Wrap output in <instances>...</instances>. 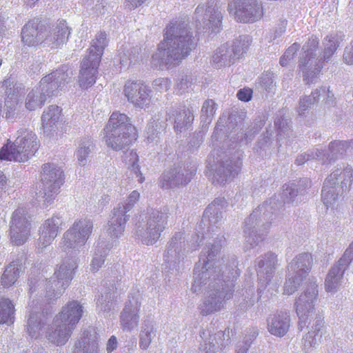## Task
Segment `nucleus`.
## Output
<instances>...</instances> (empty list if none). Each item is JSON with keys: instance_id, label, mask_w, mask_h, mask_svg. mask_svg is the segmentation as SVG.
I'll list each match as a JSON object with an SVG mask.
<instances>
[{"instance_id": "nucleus-1", "label": "nucleus", "mask_w": 353, "mask_h": 353, "mask_svg": "<svg viewBox=\"0 0 353 353\" xmlns=\"http://www.w3.org/2000/svg\"><path fill=\"white\" fill-rule=\"evenodd\" d=\"M194 46V39L185 23H175L166 28L165 38L152 55L156 65L177 64L188 57Z\"/></svg>"}, {"instance_id": "nucleus-2", "label": "nucleus", "mask_w": 353, "mask_h": 353, "mask_svg": "<svg viewBox=\"0 0 353 353\" xmlns=\"http://www.w3.org/2000/svg\"><path fill=\"white\" fill-rule=\"evenodd\" d=\"M220 247L221 245H212V248L210 251H208V255L205 256L203 254L200 256L199 263L196 265L194 270L193 283L191 288L192 292H200L203 285H206L208 281H210L208 284L209 288H214L213 290H210L208 292H214L216 290H219V291L221 292L223 287H225V285L230 284V283H232L233 287L234 286L233 279L235 277V275L234 272H232L231 276H229L226 275L225 272H223L221 274V280L223 281L221 285V288L219 286V288L215 287V285L218 284L217 282H215V284L213 283L216 279L220 281L219 277L222 270L219 265L216 264L218 262L214 261V257L219 250Z\"/></svg>"}, {"instance_id": "nucleus-3", "label": "nucleus", "mask_w": 353, "mask_h": 353, "mask_svg": "<svg viewBox=\"0 0 353 353\" xmlns=\"http://www.w3.org/2000/svg\"><path fill=\"white\" fill-rule=\"evenodd\" d=\"M104 139L107 145L114 150H120L137 139L136 128L130 123L125 114L113 112L104 128Z\"/></svg>"}, {"instance_id": "nucleus-4", "label": "nucleus", "mask_w": 353, "mask_h": 353, "mask_svg": "<svg viewBox=\"0 0 353 353\" xmlns=\"http://www.w3.org/2000/svg\"><path fill=\"white\" fill-rule=\"evenodd\" d=\"M108 45L105 32L97 33L92 39L91 46L88 50V54L83 58L79 76V86L83 89L91 87L96 81L98 67Z\"/></svg>"}, {"instance_id": "nucleus-5", "label": "nucleus", "mask_w": 353, "mask_h": 353, "mask_svg": "<svg viewBox=\"0 0 353 353\" xmlns=\"http://www.w3.org/2000/svg\"><path fill=\"white\" fill-rule=\"evenodd\" d=\"M66 67L46 75L40 81L39 85L34 87L27 95L26 108L29 110L40 108L46 101L48 97L53 94L57 89L62 90L66 83L68 74L65 72Z\"/></svg>"}, {"instance_id": "nucleus-6", "label": "nucleus", "mask_w": 353, "mask_h": 353, "mask_svg": "<svg viewBox=\"0 0 353 353\" xmlns=\"http://www.w3.org/2000/svg\"><path fill=\"white\" fill-rule=\"evenodd\" d=\"M13 144L3 147L0 157L6 161L25 162L34 155L39 148L35 133L27 129H21L17 132Z\"/></svg>"}, {"instance_id": "nucleus-7", "label": "nucleus", "mask_w": 353, "mask_h": 353, "mask_svg": "<svg viewBox=\"0 0 353 353\" xmlns=\"http://www.w3.org/2000/svg\"><path fill=\"white\" fill-rule=\"evenodd\" d=\"M268 209V203L259 205L245 220L243 232L247 249L257 245L263 239L262 236L268 228L272 216Z\"/></svg>"}, {"instance_id": "nucleus-8", "label": "nucleus", "mask_w": 353, "mask_h": 353, "mask_svg": "<svg viewBox=\"0 0 353 353\" xmlns=\"http://www.w3.org/2000/svg\"><path fill=\"white\" fill-rule=\"evenodd\" d=\"M168 212L154 210L150 214L146 223L137 227L135 238L142 243L150 245L154 244L161 236L168 223Z\"/></svg>"}, {"instance_id": "nucleus-9", "label": "nucleus", "mask_w": 353, "mask_h": 353, "mask_svg": "<svg viewBox=\"0 0 353 353\" xmlns=\"http://www.w3.org/2000/svg\"><path fill=\"white\" fill-rule=\"evenodd\" d=\"M222 19V9L220 0H208L199 5L195 10L194 20L196 26L203 31L212 32L219 31Z\"/></svg>"}, {"instance_id": "nucleus-10", "label": "nucleus", "mask_w": 353, "mask_h": 353, "mask_svg": "<svg viewBox=\"0 0 353 353\" xmlns=\"http://www.w3.org/2000/svg\"><path fill=\"white\" fill-rule=\"evenodd\" d=\"M319 39L312 37L303 46L299 57V70L302 72L304 81L312 83L317 79L323 68L321 59L316 57Z\"/></svg>"}, {"instance_id": "nucleus-11", "label": "nucleus", "mask_w": 353, "mask_h": 353, "mask_svg": "<svg viewBox=\"0 0 353 353\" xmlns=\"http://www.w3.org/2000/svg\"><path fill=\"white\" fill-rule=\"evenodd\" d=\"M93 228L92 222L86 219L76 220L64 233L61 248L64 252L78 250L89 239Z\"/></svg>"}, {"instance_id": "nucleus-12", "label": "nucleus", "mask_w": 353, "mask_h": 353, "mask_svg": "<svg viewBox=\"0 0 353 353\" xmlns=\"http://www.w3.org/2000/svg\"><path fill=\"white\" fill-rule=\"evenodd\" d=\"M318 295L317 284L311 282L296 299L294 306L299 317V325L301 328L307 326L314 314Z\"/></svg>"}, {"instance_id": "nucleus-13", "label": "nucleus", "mask_w": 353, "mask_h": 353, "mask_svg": "<svg viewBox=\"0 0 353 353\" xmlns=\"http://www.w3.org/2000/svg\"><path fill=\"white\" fill-rule=\"evenodd\" d=\"M41 181L43 191L39 192V196L44 198L47 204L50 203L63 183V170L54 164L43 165Z\"/></svg>"}, {"instance_id": "nucleus-14", "label": "nucleus", "mask_w": 353, "mask_h": 353, "mask_svg": "<svg viewBox=\"0 0 353 353\" xmlns=\"http://www.w3.org/2000/svg\"><path fill=\"white\" fill-rule=\"evenodd\" d=\"M77 267V264L74 259H66L62 261L54 272L57 280L51 279L48 282L47 296L49 299H52V294L55 298L62 294L69 282L72 279Z\"/></svg>"}, {"instance_id": "nucleus-15", "label": "nucleus", "mask_w": 353, "mask_h": 353, "mask_svg": "<svg viewBox=\"0 0 353 353\" xmlns=\"http://www.w3.org/2000/svg\"><path fill=\"white\" fill-rule=\"evenodd\" d=\"M31 230V222L27 210L23 208L15 210L10 223V240L14 245H21L27 241Z\"/></svg>"}, {"instance_id": "nucleus-16", "label": "nucleus", "mask_w": 353, "mask_h": 353, "mask_svg": "<svg viewBox=\"0 0 353 353\" xmlns=\"http://www.w3.org/2000/svg\"><path fill=\"white\" fill-rule=\"evenodd\" d=\"M141 295L138 290L132 292L120 314V325L123 331L132 332L139 323Z\"/></svg>"}, {"instance_id": "nucleus-17", "label": "nucleus", "mask_w": 353, "mask_h": 353, "mask_svg": "<svg viewBox=\"0 0 353 353\" xmlns=\"http://www.w3.org/2000/svg\"><path fill=\"white\" fill-rule=\"evenodd\" d=\"M228 10L237 21L245 23L257 21L263 14L261 5L256 0H233Z\"/></svg>"}, {"instance_id": "nucleus-18", "label": "nucleus", "mask_w": 353, "mask_h": 353, "mask_svg": "<svg viewBox=\"0 0 353 353\" xmlns=\"http://www.w3.org/2000/svg\"><path fill=\"white\" fill-rule=\"evenodd\" d=\"M232 295V283L223 287L221 292L216 290L214 292H208L207 296L199 306L200 313L203 316H207L220 311L223 307V301L230 299Z\"/></svg>"}, {"instance_id": "nucleus-19", "label": "nucleus", "mask_w": 353, "mask_h": 353, "mask_svg": "<svg viewBox=\"0 0 353 353\" xmlns=\"http://www.w3.org/2000/svg\"><path fill=\"white\" fill-rule=\"evenodd\" d=\"M339 176L341 179L344 178V181L341 183L346 185L347 183H350L352 181L353 179L351 178H353V172L351 169H347L343 172L337 170L332 172L329 178L325 180L322 189V201L327 209L332 208L337 201L338 194L336 193L333 185L336 183Z\"/></svg>"}, {"instance_id": "nucleus-20", "label": "nucleus", "mask_w": 353, "mask_h": 353, "mask_svg": "<svg viewBox=\"0 0 353 353\" xmlns=\"http://www.w3.org/2000/svg\"><path fill=\"white\" fill-rule=\"evenodd\" d=\"M249 46V39L244 37L243 41L241 40L234 43L232 49H230L228 43L218 48L212 55V62L218 67L230 65L234 57H239L246 52Z\"/></svg>"}, {"instance_id": "nucleus-21", "label": "nucleus", "mask_w": 353, "mask_h": 353, "mask_svg": "<svg viewBox=\"0 0 353 353\" xmlns=\"http://www.w3.org/2000/svg\"><path fill=\"white\" fill-rule=\"evenodd\" d=\"M277 262L276 255L271 252L265 254L256 261V270L259 283L262 286L264 285L265 288H268V291L272 288H274L276 292L278 289L276 283H271Z\"/></svg>"}, {"instance_id": "nucleus-22", "label": "nucleus", "mask_w": 353, "mask_h": 353, "mask_svg": "<svg viewBox=\"0 0 353 353\" xmlns=\"http://www.w3.org/2000/svg\"><path fill=\"white\" fill-rule=\"evenodd\" d=\"M123 93L128 101L136 107L143 108L150 103V90L141 82L127 81L124 85Z\"/></svg>"}, {"instance_id": "nucleus-23", "label": "nucleus", "mask_w": 353, "mask_h": 353, "mask_svg": "<svg viewBox=\"0 0 353 353\" xmlns=\"http://www.w3.org/2000/svg\"><path fill=\"white\" fill-rule=\"evenodd\" d=\"M71 34V28L65 20H61L53 25L45 33L43 43L52 48H59L65 45Z\"/></svg>"}, {"instance_id": "nucleus-24", "label": "nucleus", "mask_w": 353, "mask_h": 353, "mask_svg": "<svg viewBox=\"0 0 353 353\" xmlns=\"http://www.w3.org/2000/svg\"><path fill=\"white\" fill-rule=\"evenodd\" d=\"M61 217L52 216L42 224L39 230L38 248L41 250L50 245L60 232Z\"/></svg>"}, {"instance_id": "nucleus-25", "label": "nucleus", "mask_w": 353, "mask_h": 353, "mask_svg": "<svg viewBox=\"0 0 353 353\" xmlns=\"http://www.w3.org/2000/svg\"><path fill=\"white\" fill-rule=\"evenodd\" d=\"M291 323L288 311H279L271 314L267 319V330L276 337L284 336L289 331Z\"/></svg>"}, {"instance_id": "nucleus-26", "label": "nucleus", "mask_w": 353, "mask_h": 353, "mask_svg": "<svg viewBox=\"0 0 353 353\" xmlns=\"http://www.w3.org/2000/svg\"><path fill=\"white\" fill-rule=\"evenodd\" d=\"M229 343V330H220L210 334L209 337L201 344L200 350L203 353H221L228 346Z\"/></svg>"}, {"instance_id": "nucleus-27", "label": "nucleus", "mask_w": 353, "mask_h": 353, "mask_svg": "<svg viewBox=\"0 0 353 353\" xmlns=\"http://www.w3.org/2000/svg\"><path fill=\"white\" fill-rule=\"evenodd\" d=\"M196 170L192 168L188 170L185 168H174L163 173L161 182L162 187L170 188L180 185L187 184L192 176L194 175Z\"/></svg>"}, {"instance_id": "nucleus-28", "label": "nucleus", "mask_w": 353, "mask_h": 353, "mask_svg": "<svg viewBox=\"0 0 353 353\" xmlns=\"http://www.w3.org/2000/svg\"><path fill=\"white\" fill-rule=\"evenodd\" d=\"M83 314V306L79 302L72 301L62 307L61 311L55 316L57 323H63L73 330Z\"/></svg>"}, {"instance_id": "nucleus-29", "label": "nucleus", "mask_w": 353, "mask_h": 353, "mask_svg": "<svg viewBox=\"0 0 353 353\" xmlns=\"http://www.w3.org/2000/svg\"><path fill=\"white\" fill-rule=\"evenodd\" d=\"M129 216L121 212L119 208H114L107 223V233L112 239H119L123 235L125 224Z\"/></svg>"}, {"instance_id": "nucleus-30", "label": "nucleus", "mask_w": 353, "mask_h": 353, "mask_svg": "<svg viewBox=\"0 0 353 353\" xmlns=\"http://www.w3.org/2000/svg\"><path fill=\"white\" fill-rule=\"evenodd\" d=\"M73 330L63 323H57L54 318L52 325L46 332V338L57 345H64L70 337Z\"/></svg>"}, {"instance_id": "nucleus-31", "label": "nucleus", "mask_w": 353, "mask_h": 353, "mask_svg": "<svg viewBox=\"0 0 353 353\" xmlns=\"http://www.w3.org/2000/svg\"><path fill=\"white\" fill-rule=\"evenodd\" d=\"M346 270L347 268L339 265L338 262L332 266L325 279L324 283L325 290L327 293L334 294L339 290Z\"/></svg>"}, {"instance_id": "nucleus-32", "label": "nucleus", "mask_w": 353, "mask_h": 353, "mask_svg": "<svg viewBox=\"0 0 353 353\" xmlns=\"http://www.w3.org/2000/svg\"><path fill=\"white\" fill-rule=\"evenodd\" d=\"M312 258L310 254L302 253L296 256L289 264L288 270L292 274L303 279L309 273Z\"/></svg>"}, {"instance_id": "nucleus-33", "label": "nucleus", "mask_w": 353, "mask_h": 353, "mask_svg": "<svg viewBox=\"0 0 353 353\" xmlns=\"http://www.w3.org/2000/svg\"><path fill=\"white\" fill-rule=\"evenodd\" d=\"M99 334L93 327H88L83 332L77 347L82 353H99Z\"/></svg>"}, {"instance_id": "nucleus-34", "label": "nucleus", "mask_w": 353, "mask_h": 353, "mask_svg": "<svg viewBox=\"0 0 353 353\" xmlns=\"http://www.w3.org/2000/svg\"><path fill=\"white\" fill-rule=\"evenodd\" d=\"M23 42L28 46H34L43 42L45 33L39 29L37 21H29L21 31Z\"/></svg>"}, {"instance_id": "nucleus-35", "label": "nucleus", "mask_w": 353, "mask_h": 353, "mask_svg": "<svg viewBox=\"0 0 353 353\" xmlns=\"http://www.w3.org/2000/svg\"><path fill=\"white\" fill-rule=\"evenodd\" d=\"M47 319L43 313L32 312L28 315L26 325V332L31 339H37L43 333Z\"/></svg>"}, {"instance_id": "nucleus-36", "label": "nucleus", "mask_w": 353, "mask_h": 353, "mask_svg": "<svg viewBox=\"0 0 353 353\" xmlns=\"http://www.w3.org/2000/svg\"><path fill=\"white\" fill-rule=\"evenodd\" d=\"M241 168V162L239 159L232 161H228L220 165L219 169L216 170L214 176L220 183L226 182L234 178L240 171Z\"/></svg>"}, {"instance_id": "nucleus-37", "label": "nucleus", "mask_w": 353, "mask_h": 353, "mask_svg": "<svg viewBox=\"0 0 353 353\" xmlns=\"http://www.w3.org/2000/svg\"><path fill=\"white\" fill-rule=\"evenodd\" d=\"M156 336L157 328L155 322L150 319L144 320L141 324L139 334V347L142 350L148 349Z\"/></svg>"}, {"instance_id": "nucleus-38", "label": "nucleus", "mask_w": 353, "mask_h": 353, "mask_svg": "<svg viewBox=\"0 0 353 353\" xmlns=\"http://www.w3.org/2000/svg\"><path fill=\"white\" fill-rule=\"evenodd\" d=\"M194 119L193 112L190 108H183L176 110L174 114L175 131L182 132L187 130L192 125Z\"/></svg>"}, {"instance_id": "nucleus-39", "label": "nucleus", "mask_w": 353, "mask_h": 353, "mask_svg": "<svg viewBox=\"0 0 353 353\" xmlns=\"http://www.w3.org/2000/svg\"><path fill=\"white\" fill-rule=\"evenodd\" d=\"M94 148L93 142L90 139H84L80 141L75 152L79 165L85 166L90 162Z\"/></svg>"}, {"instance_id": "nucleus-40", "label": "nucleus", "mask_w": 353, "mask_h": 353, "mask_svg": "<svg viewBox=\"0 0 353 353\" xmlns=\"http://www.w3.org/2000/svg\"><path fill=\"white\" fill-rule=\"evenodd\" d=\"M21 267L19 261H12L6 268L1 278V283L4 288H9L17 281Z\"/></svg>"}, {"instance_id": "nucleus-41", "label": "nucleus", "mask_w": 353, "mask_h": 353, "mask_svg": "<svg viewBox=\"0 0 353 353\" xmlns=\"http://www.w3.org/2000/svg\"><path fill=\"white\" fill-rule=\"evenodd\" d=\"M61 115V109L57 105H50L43 112L41 117L44 129L50 130L56 126Z\"/></svg>"}, {"instance_id": "nucleus-42", "label": "nucleus", "mask_w": 353, "mask_h": 353, "mask_svg": "<svg viewBox=\"0 0 353 353\" xmlns=\"http://www.w3.org/2000/svg\"><path fill=\"white\" fill-rule=\"evenodd\" d=\"M225 203L223 198L216 199L205 210L204 216L208 217L210 222L216 223L217 219L221 217Z\"/></svg>"}, {"instance_id": "nucleus-43", "label": "nucleus", "mask_w": 353, "mask_h": 353, "mask_svg": "<svg viewBox=\"0 0 353 353\" xmlns=\"http://www.w3.org/2000/svg\"><path fill=\"white\" fill-rule=\"evenodd\" d=\"M347 148V143L341 141H334L329 145L327 150L325 152L320 149L321 152V157L324 158L325 162L323 163L330 161L334 158H336L338 154H342Z\"/></svg>"}, {"instance_id": "nucleus-44", "label": "nucleus", "mask_w": 353, "mask_h": 353, "mask_svg": "<svg viewBox=\"0 0 353 353\" xmlns=\"http://www.w3.org/2000/svg\"><path fill=\"white\" fill-rule=\"evenodd\" d=\"M216 106V103L212 99L204 101L200 117L202 128H206L212 122L217 108Z\"/></svg>"}, {"instance_id": "nucleus-45", "label": "nucleus", "mask_w": 353, "mask_h": 353, "mask_svg": "<svg viewBox=\"0 0 353 353\" xmlns=\"http://www.w3.org/2000/svg\"><path fill=\"white\" fill-rule=\"evenodd\" d=\"M329 94V90L325 88H321L319 90L316 89L314 92L312 93V95L303 97L300 99L299 106L298 108V112L299 114H303L305 111L307 110V108H310V106L317 100L319 99L321 94ZM328 97H330L327 95Z\"/></svg>"}, {"instance_id": "nucleus-46", "label": "nucleus", "mask_w": 353, "mask_h": 353, "mask_svg": "<svg viewBox=\"0 0 353 353\" xmlns=\"http://www.w3.org/2000/svg\"><path fill=\"white\" fill-rule=\"evenodd\" d=\"M14 305L8 299L0 298V323H12Z\"/></svg>"}, {"instance_id": "nucleus-47", "label": "nucleus", "mask_w": 353, "mask_h": 353, "mask_svg": "<svg viewBox=\"0 0 353 353\" xmlns=\"http://www.w3.org/2000/svg\"><path fill=\"white\" fill-rule=\"evenodd\" d=\"M126 161L129 164L128 169L132 174V178L135 177L137 179V181L140 183L144 181V177L140 171L139 165L137 164L139 161V157L136 152L130 150L126 154Z\"/></svg>"}, {"instance_id": "nucleus-48", "label": "nucleus", "mask_w": 353, "mask_h": 353, "mask_svg": "<svg viewBox=\"0 0 353 353\" xmlns=\"http://www.w3.org/2000/svg\"><path fill=\"white\" fill-rule=\"evenodd\" d=\"M159 119L150 121L147 126V143H156L159 141V133L164 128V122L159 121Z\"/></svg>"}, {"instance_id": "nucleus-49", "label": "nucleus", "mask_w": 353, "mask_h": 353, "mask_svg": "<svg viewBox=\"0 0 353 353\" xmlns=\"http://www.w3.org/2000/svg\"><path fill=\"white\" fill-rule=\"evenodd\" d=\"M323 45V59L324 61H328L339 46V39L335 35L327 37L324 39Z\"/></svg>"}, {"instance_id": "nucleus-50", "label": "nucleus", "mask_w": 353, "mask_h": 353, "mask_svg": "<svg viewBox=\"0 0 353 353\" xmlns=\"http://www.w3.org/2000/svg\"><path fill=\"white\" fill-rule=\"evenodd\" d=\"M108 250V248L105 249L103 248V243L97 245L90 264V270L92 272H97L103 265Z\"/></svg>"}, {"instance_id": "nucleus-51", "label": "nucleus", "mask_w": 353, "mask_h": 353, "mask_svg": "<svg viewBox=\"0 0 353 353\" xmlns=\"http://www.w3.org/2000/svg\"><path fill=\"white\" fill-rule=\"evenodd\" d=\"M140 198V193L137 190H133L127 196L123 203H119L116 208H119L121 212L127 214L130 211Z\"/></svg>"}, {"instance_id": "nucleus-52", "label": "nucleus", "mask_w": 353, "mask_h": 353, "mask_svg": "<svg viewBox=\"0 0 353 353\" xmlns=\"http://www.w3.org/2000/svg\"><path fill=\"white\" fill-rule=\"evenodd\" d=\"M303 279L296 275L292 274L288 272V279L284 284L283 293L287 295L292 294L300 285Z\"/></svg>"}, {"instance_id": "nucleus-53", "label": "nucleus", "mask_w": 353, "mask_h": 353, "mask_svg": "<svg viewBox=\"0 0 353 353\" xmlns=\"http://www.w3.org/2000/svg\"><path fill=\"white\" fill-rule=\"evenodd\" d=\"M97 308L100 312L108 313L114 308V303L110 294L101 295L97 302Z\"/></svg>"}, {"instance_id": "nucleus-54", "label": "nucleus", "mask_w": 353, "mask_h": 353, "mask_svg": "<svg viewBox=\"0 0 353 353\" xmlns=\"http://www.w3.org/2000/svg\"><path fill=\"white\" fill-rule=\"evenodd\" d=\"M181 238H178L176 236L173 237L172 239V241H170L168 250V254L171 255L172 256H174L176 258V260H179L181 257V253H182V249L185 246L184 242H178V240Z\"/></svg>"}, {"instance_id": "nucleus-55", "label": "nucleus", "mask_w": 353, "mask_h": 353, "mask_svg": "<svg viewBox=\"0 0 353 353\" xmlns=\"http://www.w3.org/2000/svg\"><path fill=\"white\" fill-rule=\"evenodd\" d=\"M316 333L309 332L303 337V347L306 353H312L314 348L319 345V341L316 338Z\"/></svg>"}, {"instance_id": "nucleus-56", "label": "nucleus", "mask_w": 353, "mask_h": 353, "mask_svg": "<svg viewBox=\"0 0 353 353\" xmlns=\"http://www.w3.org/2000/svg\"><path fill=\"white\" fill-rule=\"evenodd\" d=\"M310 159H318L321 162H325L324 158L321 157V152L320 149L316 148L314 152H311L307 154H302L299 156L295 161V163L298 165H300Z\"/></svg>"}, {"instance_id": "nucleus-57", "label": "nucleus", "mask_w": 353, "mask_h": 353, "mask_svg": "<svg viewBox=\"0 0 353 353\" xmlns=\"http://www.w3.org/2000/svg\"><path fill=\"white\" fill-rule=\"evenodd\" d=\"M299 48V45L296 43H293L285 52L284 54L280 59V64L282 66H287L292 61L294 54Z\"/></svg>"}, {"instance_id": "nucleus-58", "label": "nucleus", "mask_w": 353, "mask_h": 353, "mask_svg": "<svg viewBox=\"0 0 353 353\" xmlns=\"http://www.w3.org/2000/svg\"><path fill=\"white\" fill-rule=\"evenodd\" d=\"M298 196L296 185L294 183L287 185L283 190L282 197L285 202H293Z\"/></svg>"}, {"instance_id": "nucleus-59", "label": "nucleus", "mask_w": 353, "mask_h": 353, "mask_svg": "<svg viewBox=\"0 0 353 353\" xmlns=\"http://www.w3.org/2000/svg\"><path fill=\"white\" fill-rule=\"evenodd\" d=\"M171 82L167 78H158L153 81L152 87L154 90L164 92L169 90Z\"/></svg>"}, {"instance_id": "nucleus-60", "label": "nucleus", "mask_w": 353, "mask_h": 353, "mask_svg": "<svg viewBox=\"0 0 353 353\" xmlns=\"http://www.w3.org/2000/svg\"><path fill=\"white\" fill-rule=\"evenodd\" d=\"M353 260V241L350 244L349 247L346 249L343 256L337 261L339 265L347 269L350 263Z\"/></svg>"}, {"instance_id": "nucleus-61", "label": "nucleus", "mask_w": 353, "mask_h": 353, "mask_svg": "<svg viewBox=\"0 0 353 353\" xmlns=\"http://www.w3.org/2000/svg\"><path fill=\"white\" fill-rule=\"evenodd\" d=\"M85 5L88 8H90L97 14H104V3L103 0H88Z\"/></svg>"}, {"instance_id": "nucleus-62", "label": "nucleus", "mask_w": 353, "mask_h": 353, "mask_svg": "<svg viewBox=\"0 0 353 353\" xmlns=\"http://www.w3.org/2000/svg\"><path fill=\"white\" fill-rule=\"evenodd\" d=\"M323 330V319L321 315L316 316L314 319V323L310 332H314L316 333V335H318L319 333L322 334Z\"/></svg>"}, {"instance_id": "nucleus-63", "label": "nucleus", "mask_w": 353, "mask_h": 353, "mask_svg": "<svg viewBox=\"0 0 353 353\" xmlns=\"http://www.w3.org/2000/svg\"><path fill=\"white\" fill-rule=\"evenodd\" d=\"M255 335H252L249 339H245L243 342H240L236 345V353H247L250 344Z\"/></svg>"}, {"instance_id": "nucleus-64", "label": "nucleus", "mask_w": 353, "mask_h": 353, "mask_svg": "<svg viewBox=\"0 0 353 353\" xmlns=\"http://www.w3.org/2000/svg\"><path fill=\"white\" fill-rule=\"evenodd\" d=\"M343 60L346 64L353 65V42L346 47L343 54Z\"/></svg>"}]
</instances>
